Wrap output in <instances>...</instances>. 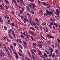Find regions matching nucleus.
I'll return each mask as SVG.
<instances>
[{"label":"nucleus","instance_id":"1","mask_svg":"<svg viewBox=\"0 0 60 60\" xmlns=\"http://www.w3.org/2000/svg\"><path fill=\"white\" fill-rule=\"evenodd\" d=\"M30 4H28L29 7L30 8H31L32 9H34V8L36 7L35 4L33 2L30 3Z\"/></svg>","mask_w":60,"mask_h":60},{"label":"nucleus","instance_id":"2","mask_svg":"<svg viewBox=\"0 0 60 60\" xmlns=\"http://www.w3.org/2000/svg\"><path fill=\"white\" fill-rule=\"evenodd\" d=\"M2 55L3 56H5V55L3 51L2 50H1L0 52V56L2 57Z\"/></svg>","mask_w":60,"mask_h":60},{"label":"nucleus","instance_id":"3","mask_svg":"<svg viewBox=\"0 0 60 60\" xmlns=\"http://www.w3.org/2000/svg\"><path fill=\"white\" fill-rule=\"evenodd\" d=\"M46 12L47 13V15H52V14H53V12H51L50 11H49L48 10H46Z\"/></svg>","mask_w":60,"mask_h":60},{"label":"nucleus","instance_id":"4","mask_svg":"<svg viewBox=\"0 0 60 60\" xmlns=\"http://www.w3.org/2000/svg\"><path fill=\"white\" fill-rule=\"evenodd\" d=\"M19 11H25V8H22L21 7H20L19 8Z\"/></svg>","mask_w":60,"mask_h":60},{"label":"nucleus","instance_id":"5","mask_svg":"<svg viewBox=\"0 0 60 60\" xmlns=\"http://www.w3.org/2000/svg\"><path fill=\"white\" fill-rule=\"evenodd\" d=\"M47 36L49 38H54L52 36L50 35L49 34H48L47 35Z\"/></svg>","mask_w":60,"mask_h":60},{"label":"nucleus","instance_id":"6","mask_svg":"<svg viewBox=\"0 0 60 60\" xmlns=\"http://www.w3.org/2000/svg\"><path fill=\"white\" fill-rule=\"evenodd\" d=\"M45 45L46 47H49V44L48 42L46 43H45Z\"/></svg>","mask_w":60,"mask_h":60},{"label":"nucleus","instance_id":"7","mask_svg":"<svg viewBox=\"0 0 60 60\" xmlns=\"http://www.w3.org/2000/svg\"><path fill=\"white\" fill-rule=\"evenodd\" d=\"M49 50L51 52H53V49L49 47Z\"/></svg>","mask_w":60,"mask_h":60},{"label":"nucleus","instance_id":"8","mask_svg":"<svg viewBox=\"0 0 60 60\" xmlns=\"http://www.w3.org/2000/svg\"><path fill=\"white\" fill-rule=\"evenodd\" d=\"M42 4L45 5V6H47V4L45 2H42Z\"/></svg>","mask_w":60,"mask_h":60},{"label":"nucleus","instance_id":"9","mask_svg":"<svg viewBox=\"0 0 60 60\" xmlns=\"http://www.w3.org/2000/svg\"><path fill=\"white\" fill-rule=\"evenodd\" d=\"M38 46L40 48H41L42 47V45L41 44H40L38 45Z\"/></svg>","mask_w":60,"mask_h":60},{"label":"nucleus","instance_id":"10","mask_svg":"<svg viewBox=\"0 0 60 60\" xmlns=\"http://www.w3.org/2000/svg\"><path fill=\"white\" fill-rule=\"evenodd\" d=\"M33 45L34 47H35V48L36 47V45H37V44H36L34 43H33Z\"/></svg>","mask_w":60,"mask_h":60},{"label":"nucleus","instance_id":"11","mask_svg":"<svg viewBox=\"0 0 60 60\" xmlns=\"http://www.w3.org/2000/svg\"><path fill=\"white\" fill-rule=\"evenodd\" d=\"M45 51L46 53H47V54H49V51H48L47 50H45Z\"/></svg>","mask_w":60,"mask_h":60},{"label":"nucleus","instance_id":"12","mask_svg":"<svg viewBox=\"0 0 60 60\" xmlns=\"http://www.w3.org/2000/svg\"><path fill=\"white\" fill-rule=\"evenodd\" d=\"M52 55V52H50V54H49V56L50 57H51Z\"/></svg>","mask_w":60,"mask_h":60},{"label":"nucleus","instance_id":"13","mask_svg":"<svg viewBox=\"0 0 60 60\" xmlns=\"http://www.w3.org/2000/svg\"><path fill=\"white\" fill-rule=\"evenodd\" d=\"M47 7L48 9H50L51 7L50 5H49L48 4L47 5Z\"/></svg>","mask_w":60,"mask_h":60},{"label":"nucleus","instance_id":"14","mask_svg":"<svg viewBox=\"0 0 60 60\" xmlns=\"http://www.w3.org/2000/svg\"><path fill=\"white\" fill-rule=\"evenodd\" d=\"M44 56L45 57H47V54H46V53L44 52Z\"/></svg>","mask_w":60,"mask_h":60},{"label":"nucleus","instance_id":"15","mask_svg":"<svg viewBox=\"0 0 60 60\" xmlns=\"http://www.w3.org/2000/svg\"><path fill=\"white\" fill-rule=\"evenodd\" d=\"M11 26H15L14 24L13 23H11Z\"/></svg>","mask_w":60,"mask_h":60},{"label":"nucleus","instance_id":"16","mask_svg":"<svg viewBox=\"0 0 60 60\" xmlns=\"http://www.w3.org/2000/svg\"><path fill=\"white\" fill-rule=\"evenodd\" d=\"M30 33L32 34H35V33L33 32L30 31Z\"/></svg>","mask_w":60,"mask_h":60},{"label":"nucleus","instance_id":"17","mask_svg":"<svg viewBox=\"0 0 60 60\" xmlns=\"http://www.w3.org/2000/svg\"><path fill=\"white\" fill-rule=\"evenodd\" d=\"M32 17H30V23H31L32 22Z\"/></svg>","mask_w":60,"mask_h":60},{"label":"nucleus","instance_id":"18","mask_svg":"<svg viewBox=\"0 0 60 60\" xmlns=\"http://www.w3.org/2000/svg\"><path fill=\"white\" fill-rule=\"evenodd\" d=\"M10 48L12 49V50H13V46H12V45H10Z\"/></svg>","mask_w":60,"mask_h":60},{"label":"nucleus","instance_id":"19","mask_svg":"<svg viewBox=\"0 0 60 60\" xmlns=\"http://www.w3.org/2000/svg\"><path fill=\"white\" fill-rule=\"evenodd\" d=\"M18 41L20 43H22V41H21V39H18Z\"/></svg>","mask_w":60,"mask_h":60},{"label":"nucleus","instance_id":"20","mask_svg":"<svg viewBox=\"0 0 60 60\" xmlns=\"http://www.w3.org/2000/svg\"><path fill=\"white\" fill-rule=\"evenodd\" d=\"M4 29L5 30H6L7 29V27L5 26H4Z\"/></svg>","mask_w":60,"mask_h":60},{"label":"nucleus","instance_id":"21","mask_svg":"<svg viewBox=\"0 0 60 60\" xmlns=\"http://www.w3.org/2000/svg\"><path fill=\"white\" fill-rule=\"evenodd\" d=\"M5 17L6 18V19H10V17L7 15H6Z\"/></svg>","mask_w":60,"mask_h":60},{"label":"nucleus","instance_id":"22","mask_svg":"<svg viewBox=\"0 0 60 60\" xmlns=\"http://www.w3.org/2000/svg\"><path fill=\"white\" fill-rule=\"evenodd\" d=\"M30 29H32L33 30V31H35V29L33 27H31L30 28Z\"/></svg>","mask_w":60,"mask_h":60},{"label":"nucleus","instance_id":"23","mask_svg":"<svg viewBox=\"0 0 60 60\" xmlns=\"http://www.w3.org/2000/svg\"><path fill=\"white\" fill-rule=\"evenodd\" d=\"M56 11L58 13H60V11L58 9H56Z\"/></svg>","mask_w":60,"mask_h":60},{"label":"nucleus","instance_id":"24","mask_svg":"<svg viewBox=\"0 0 60 60\" xmlns=\"http://www.w3.org/2000/svg\"><path fill=\"white\" fill-rule=\"evenodd\" d=\"M4 48L7 52H8V53H9V51H8V49H7V48H6V47H4Z\"/></svg>","mask_w":60,"mask_h":60},{"label":"nucleus","instance_id":"25","mask_svg":"<svg viewBox=\"0 0 60 60\" xmlns=\"http://www.w3.org/2000/svg\"><path fill=\"white\" fill-rule=\"evenodd\" d=\"M3 20L1 18V17H0V22H1V23H3Z\"/></svg>","mask_w":60,"mask_h":60},{"label":"nucleus","instance_id":"26","mask_svg":"<svg viewBox=\"0 0 60 60\" xmlns=\"http://www.w3.org/2000/svg\"><path fill=\"white\" fill-rule=\"evenodd\" d=\"M20 4L21 5H24V3L23 2H20Z\"/></svg>","mask_w":60,"mask_h":60},{"label":"nucleus","instance_id":"27","mask_svg":"<svg viewBox=\"0 0 60 60\" xmlns=\"http://www.w3.org/2000/svg\"><path fill=\"white\" fill-rule=\"evenodd\" d=\"M57 39V41H58V42L59 43H60V40L59 39V38H58Z\"/></svg>","mask_w":60,"mask_h":60},{"label":"nucleus","instance_id":"28","mask_svg":"<svg viewBox=\"0 0 60 60\" xmlns=\"http://www.w3.org/2000/svg\"><path fill=\"white\" fill-rule=\"evenodd\" d=\"M15 55V58L16 59H19V57H18V55H17V54H16Z\"/></svg>","mask_w":60,"mask_h":60},{"label":"nucleus","instance_id":"29","mask_svg":"<svg viewBox=\"0 0 60 60\" xmlns=\"http://www.w3.org/2000/svg\"><path fill=\"white\" fill-rule=\"evenodd\" d=\"M5 0V2H6V3H7L8 4H9V2L7 0Z\"/></svg>","mask_w":60,"mask_h":60},{"label":"nucleus","instance_id":"30","mask_svg":"<svg viewBox=\"0 0 60 60\" xmlns=\"http://www.w3.org/2000/svg\"><path fill=\"white\" fill-rule=\"evenodd\" d=\"M27 20H26V19H24V22L25 23H26V21Z\"/></svg>","mask_w":60,"mask_h":60},{"label":"nucleus","instance_id":"31","mask_svg":"<svg viewBox=\"0 0 60 60\" xmlns=\"http://www.w3.org/2000/svg\"><path fill=\"white\" fill-rule=\"evenodd\" d=\"M19 47H20L22 49H23V47H22V46L20 44L19 45Z\"/></svg>","mask_w":60,"mask_h":60},{"label":"nucleus","instance_id":"32","mask_svg":"<svg viewBox=\"0 0 60 60\" xmlns=\"http://www.w3.org/2000/svg\"><path fill=\"white\" fill-rule=\"evenodd\" d=\"M7 49H9V50L10 51H11V49L10 48H9V47H7Z\"/></svg>","mask_w":60,"mask_h":60},{"label":"nucleus","instance_id":"33","mask_svg":"<svg viewBox=\"0 0 60 60\" xmlns=\"http://www.w3.org/2000/svg\"><path fill=\"white\" fill-rule=\"evenodd\" d=\"M55 26H56L57 27H58V24L57 23H55Z\"/></svg>","mask_w":60,"mask_h":60},{"label":"nucleus","instance_id":"34","mask_svg":"<svg viewBox=\"0 0 60 60\" xmlns=\"http://www.w3.org/2000/svg\"><path fill=\"white\" fill-rule=\"evenodd\" d=\"M46 24V23L45 22H43L42 24V26H44V25H45Z\"/></svg>","mask_w":60,"mask_h":60},{"label":"nucleus","instance_id":"35","mask_svg":"<svg viewBox=\"0 0 60 60\" xmlns=\"http://www.w3.org/2000/svg\"><path fill=\"white\" fill-rule=\"evenodd\" d=\"M27 14L29 17H30V14L28 13H27Z\"/></svg>","mask_w":60,"mask_h":60},{"label":"nucleus","instance_id":"36","mask_svg":"<svg viewBox=\"0 0 60 60\" xmlns=\"http://www.w3.org/2000/svg\"><path fill=\"white\" fill-rule=\"evenodd\" d=\"M26 7L28 11H30V8H29V7Z\"/></svg>","mask_w":60,"mask_h":60},{"label":"nucleus","instance_id":"37","mask_svg":"<svg viewBox=\"0 0 60 60\" xmlns=\"http://www.w3.org/2000/svg\"><path fill=\"white\" fill-rule=\"evenodd\" d=\"M21 36L22 38L23 39H24V37L23 35L21 34Z\"/></svg>","mask_w":60,"mask_h":60},{"label":"nucleus","instance_id":"38","mask_svg":"<svg viewBox=\"0 0 60 60\" xmlns=\"http://www.w3.org/2000/svg\"><path fill=\"white\" fill-rule=\"evenodd\" d=\"M13 45L15 47H16V44L15 43H13Z\"/></svg>","mask_w":60,"mask_h":60},{"label":"nucleus","instance_id":"39","mask_svg":"<svg viewBox=\"0 0 60 60\" xmlns=\"http://www.w3.org/2000/svg\"><path fill=\"white\" fill-rule=\"evenodd\" d=\"M4 38V41H6V37L5 36H4L3 37Z\"/></svg>","mask_w":60,"mask_h":60},{"label":"nucleus","instance_id":"40","mask_svg":"<svg viewBox=\"0 0 60 60\" xmlns=\"http://www.w3.org/2000/svg\"><path fill=\"white\" fill-rule=\"evenodd\" d=\"M32 58L33 59H34V55H33L32 56Z\"/></svg>","mask_w":60,"mask_h":60},{"label":"nucleus","instance_id":"41","mask_svg":"<svg viewBox=\"0 0 60 60\" xmlns=\"http://www.w3.org/2000/svg\"><path fill=\"white\" fill-rule=\"evenodd\" d=\"M23 12V11L22 10L20 11V14H22Z\"/></svg>","mask_w":60,"mask_h":60},{"label":"nucleus","instance_id":"42","mask_svg":"<svg viewBox=\"0 0 60 60\" xmlns=\"http://www.w3.org/2000/svg\"><path fill=\"white\" fill-rule=\"evenodd\" d=\"M1 7V9L2 10H4V8L3 6L2 7Z\"/></svg>","mask_w":60,"mask_h":60},{"label":"nucleus","instance_id":"43","mask_svg":"<svg viewBox=\"0 0 60 60\" xmlns=\"http://www.w3.org/2000/svg\"><path fill=\"white\" fill-rule=\"evenodd\" d=\"M11 22V21L10 20H8V24H9L10 23V22Z\"/></svg>","mask_w":60,"mask_h":60},{"label":"nucleus","instance_id":"44","mask_svg":"<svg viewBox=\"0 0 60 60\" xmlns=\"http://www.w3.org/2000/svg\"><path fill=\"white\" fill-rule=\"evenodd\" d=\"M55 54H54L53 53L52 54V58H54V57H55Z\"/></svg>","mask_w":60,"mask_h":60},{"label":"nucleus","instance_id":"45","mask_svg":"<svg viewBox=\"0 0 60 60\" xmlns=\"http://www.w3.org/2000/svg\"><path fill=\"white\" fill-rule=\"evenodd\" d=\"M17 15H18L19 17H21V15L19 14V13H17Z\"/></svg>","mask_w":60,"mask_h":60},{"label":"nucleus","instance_id":"46","mask_svg":"<svg viewBox=\"0 0 60 60\" xmlns=\"http://www.w3.org/2000/svg\"><path fill=\"white\" fill-rule=\"evenodd\" d=\"M18 53L19 54V56H22V55H21V53H20V52H19Z\"/></svg>","mask_w":60,"mask_h":60},{"label":"nucleus","instance_id":"47","mask_svg":"<svg viewBox=\"0 0 60 60\" xmlns=\"http://www.w3.org/2000/svg\"><path fill=\"white\" fill-rule=\"evenodd\" d=\"M52 12H53H53H55V10H52Z\"/></svg>","mask_w":60,"mask_h":60},{"label":"nucleus","instance_id":"48","mask_svg":"<svg viewBox=\"0 0 60 60\" xmlns=\"http://www.w3.org/2000/svg\"><path fill=\"white\" fill-rule=\"evenodd\" d=\"M9 35V37H10V38H12V36H11L10 35Z\"/></svg>","mask_w":60,"mask_h":60},{"label":"nucleus","instance_id":"49","mask_svg":"<svg viewBox=\"0 0 60 60\" xmlns=\"http://www.w3.org/2000/svg\"><path fill=\"white\" fill-rule=\"evenodd\" d=\"M41 57L42 58L44 59L45 58V57L43 55H42L41 56Z\"/></svg>","mask_w":60,"mask_h":60},{"label":"nucleus","instance_id":"50","mask_svg":"<svg viewBox=\"0 0 60 60\" xmlns=\"http://www.w3.org/2000/svg\"><path fill=\"white\" fill-rule=\"evenodd\" d=\"M39 42L40 44H42V42L41 41H39Z\"/></svg>","mask_w":60,"mask_h":60},{"label":"nucleus","instance_id":"51","mask_svg":"<svg viewBox=\"0 0 60 60\" xmlns=\"http://www.w3.org/2000/svg\"><path fill=\"white\" fill-rule=\"evenodd\" d=\"M37 24L38 26H39V22H37Z\"/></svg>","mask_w":60,"mask_h":60},{"label":"nucleus","instance_id":"52","mask_svg":"<svg viewBox=\"0 0 60 60\" xmlns=\"http://www.w3.org/2000/svg\"><path fill=\"white\" fill-rule=\"evenodd\" d=\"M42 54V53H40L39 55V56H40V57H41V55Z\"/></svg>","mask_w":60,"mask_h":60},{"label":"nucleus","instance_id":"53","mask_svg":"<svg viewBox=\"0 0 60 60\" xmlns=\"http://www.w3.org/2000/svg\"><path fill=\"white\" fill-rule=\"evenodd\" d=\"M31 52H32V53L33 54V55H34V52L33 51V50H31Z\"/></svg>","mask_w":60,"mask_h":60},{"label":"nucleus","instance_id":"54","mask_svg":"<svg viewBox=\"0 0 60 60\" xmlns=\"http://www.w3.org/2000/svg\"><path fill=\"white\" fill-rule=\"evenodd\" d=\"M31 12L33 14H34V11H31Z\"/></svg>","mask_w":60,"mask_h":60},{"label":"nucleus","instance_id":"55","mask_svg":"<svg viewBox=\"0 0 60 60\" xmlns=\"http://www.w3.org/2000/svg\"><path fill=\"white\" fill-rule=\"evenodd\" d=\"M33 51L35 52V53H36V51L35 50L33 49Z\"/></svg>","mask_w":60,"mask_h":60},{"label":"nucleus","instance_id":"56","mask_svg":"<svg viewBox=\"0 0 60 60\" xmlns=\"http://www.w3.org/2000/svg\"><path fill=\"white\" fill-rule=\"evenodd\" d=\"M35 26V28H37V29L38 28V27L36 26V25Z\"/></svg>","mask_w":60,"mask_h":60},{"label":"nucleus","instance_id":"57","mask_svg":"<svg viewBox=\"0 0 60 60\" xmlns=\"http://www.w3.org/2000/svg\"><path fill=\"white\" fill-rule=\"evenodd\" d=\"M12 34H15V33H14V31L13 30L12 31Z\"/></svg>","mask_w":60,"mask_h":60},{"label":"nucleus","instance_id":"58","mask_svg":"<svg viewBox=\"0 0 60 60\" xmlns=\"http://www.w3.org/2000/svg\"><path fill=\"white\" fill-rule=\"evenodd\" d=\"M48 42L50 44L51 43V41L49 40L48 41Z\"/></svg>","mask_w":60,"mask_h":60},{"label":"nucleus","instance_id":"59","mask_svg":"<svg viewBox=\"0 0 60 60\" xmlns=\"http://www.w3.org/2000/svg\"><path fill=\"white\" fill-rule=\"evenodd\" d=\"M38 2L39 4H40V0H38Z\"/></svg>","mask_w":60,"mask_h":60},{"label":"nucleus","instance_id":"60","mask_svg":"<svg viewBox=\"0 0 60 60\" xmlns=\"http://www.w3.org/2000/svg\"><path fill=\"white\" fill-rule=\"evenodd\" d=\"M14 2L15 3V4H16L17 3H16V0H14Z\"/></svg>","mask_w":60,"mask_h":60},{"label":"nucleus","instance_id":"61","mask_svg":"<svg viewBox=\"0 0 60 60\" xmlns=\"http://www.w3.org/2000/svg\"><path fill=\"white\" fill-rule=\"evenodd\" d=\"M47 16V14L45 13L44 15V17H46V16Z\"/></svg>","mask_w":60,"mask_h":60},{"label":"nucleus","instance_id":"62","mask_svg":"<svg viewBox=\"0 0 60 60\" xmlns=\"http://www.w3.org/2000/svg\"><path fill=\"white\" fill-rule=\"evenodd\" d=\"M26 33L25 32L22 33V34L24 35V36H26V34H25Z\"/></svg>","mask_w":60,"mask_h":60},{"label":"nucleus","instance_id":"63","mask_svg":"<svg viewBox=\"0 0 60 60\" xmlns=\"http://www.w3.org/2000/svg\"><path fill=\"white\" fill-rule=\"evenodd\" d=\"M34 0H29V1L31 2H34Z\"/></svg>","mask_w":60,"mask_h":60},{"label":"nucleus","instance_id":"64","mask_svg":"<svg viewBox=\"0 0 60 60\" xmlns=\"http://www.w3.org/2000/svg\"><path fill=\"white\" fill-rule=\"evenodd\" d=\"M52 48L53 49H54L55 48V46H54V45H52Z\"/></svg>","mask_w":60,"mask_h":60}]
</instances>
